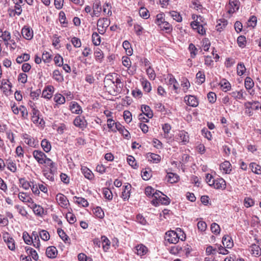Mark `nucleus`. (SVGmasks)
<instances>
[{"label":"nucleus","instance_id":"nucleus-16","mask_svg":"<svg viewBox=\"0 0 261 261\" xmlns=\"http://www.w3.org/2000/svg\"><path fill=\"white\" fill-rule=\"evenodd\" d=\"M146 158L149 162L153 164H158L161 161V156L160 155L152 152H148L146 154Z\"/></svg>","mask_w":261,"mask_h":261},{"label":"nucleus","instance_id":"nucleus-41","mask_svg":"<svg viewBox=\"0 0 261 261\" xmlns=\"http://www.w3.org/2000/svg\"><path fill=\"white\" fill-rule=\"evenodd\" d=\"M74 199H76L75 203L79 205H81L83 207H87L89 205V203L87 200L83 197H78L74 196Z\"/></svg>","mask_w":261,"mask_h":261},{"label":"nucleus","instance_id":"nucleus-54","mask_svg":"<svg viewBox=\"0 0 261 261\" xmlns=\"http://www.w3.org/2000/svg\"><path fill=\"white\" fill-rule=\"evenodd\" d=\"M99 34L96 32H94L92 35V42L95 45H98L100 44L101 40Z\"/></svg>","mask_w":261,"mask_h":261},{"label":"nucleus","instance_id":"nucleus-3","mask_svg":"<svg viewBox=\"0 0 261 261\" xmlns=\"http://www.w3.org/2000/svg\"><path fill=\"white\" fill-rule=\"evenodd\" d=\"M56 199L59 205L64 208H67L69 205V200L67 197L62 193H58L56 195Z\"/></svg>","mask_w":261,"mask_h":261},{"label":"nucleus","instance_id":"nucleus-58","mask_svg":"<svg viewBox=\"0 0 261 261\" xmlns=\"http://www.w3.org/2000/svg\"><path fill=\"white\" fill-rule=\"evenodd\" d=\"M188 48L190 52L191 57L192 58H195L197 54V48L193 43H190L189 44Z\"/></svg>","mask_w":261,"mask_h":261},{"label":"nucleus","instance_id":"nucleus-1","mask_svg":"<svg viewBox=\"0 0 261 261\" xmlns=\"http://www.w3.org/2000/svg\"><path fill=\"white\" fill-rule=\"evenodd\" d=\"M185 239L186 236L183 232L181 236H179V234L174 230L167 231L165 236V240L170 244H175L178 243L179 240L184 241Z\"/></svg>","mask_w":261,"mask_h":261},{"label":"nucleus","instance_id":"nucleus-64","mask_svg":"<svg viewBox=\"0 0 261 261\" xmlns=\"http://www.w3.org/2000/svg\"><path fill=\"white\" fill-rule=\"evenodd\" d=\"M257 17L255 16H251L248 20L247 25L248 27L254 28L257 24Z\"/></svg>","mask_w":261,"mask_h":261},{"label":"nucleus","instance_id":"nucleus-39","mask_svg":"<svg viewBox=\"0 0 261 261\" xmlns=\"http://www.w3.org/2000/svg\"><path fill=\"white\" fill-rule=\"evenodd\" d=\"M32 237H33L34 238H32L31 244L33 243V246L35 248H38L40 246V241L37 232L36 231H33L32 232Z\"/></svg>","mask_w":261,"mask_h":261},{"label":"nucleus","instance_id":"nucleus-51","mask_svg":"<svg viewBox=\"0 0 261 261\" xmlns=\"http://www.w3.org/2000/svg\"><path fill=\"white\" fill-rule=\"evenodd\" d=\"M237 74L239 76L243 75L246 71V67L243 63L240 62L238 63L237 66Z\"/></svg>","mask_w":261,"mask_h":261},{"label":"nucleus","instance_id":"nucleus-53","mask_svg":"<svg viewBox=\"0 0 261 261\" xmlns=\"http://www.w3.org/2000/svg\"><path fill=\"white\" fill-rule=\"evenodd\" d=\"M53 77L58 82H61L63 81V77L59 70H55L53 71Z\"/></svg>","mask_w":261,"mask_h":261},{"label":"nucleus","instance_id":"nucleus-9","mask_svg":"<svg viewBox=\"0 0 261 261\" xmlns=\"http://www.w3.org/2000/svg\"><path fill=\"white\" fill-rule=\"evenodd\" d=\"M151 203L155 206H158L160 204L168 205L170 203L169 198L166 195L161 196L158 199H152Z\"/></svg>","mask_w":261,"mask_h":261},{"label":"nucleus","instance_id":"nucleus-35","mask_svg":"<svg viewBox=\"0 0 261 261\" xmlns=\"http://www.w3.org/2000/svg\"><path fill=\"white\" fill-rule=\"evenodd\" d=\"M178 136L179 137V140L181 142H182L184 144H186L189 141V135L188 133L186 132L184 130L180 131Z\"/></svg>","mask_w":261,"mask_h":261},{"label":"nucleus","instance_id":"nucleus-5","mask_svg":"<svg viewBox=\"0 0 261 261\" xmlns=\"http://www.w3.org/2000/svg\"><path fill=\"white\" fill-rule=\"evenodd\" d=\"M212 187L218 190H225L226 187V181L222 178H217L213 180Z\"/></svg>","mask_w":261,"mask_h":261},{"label":"nucleus","instance_id":"nucleus-62","mask_svg":"<svg viewBox=\"0 0 261 261\" xmlns=\"http://www.w3.org/2000/svg\"><path fill=\"white\" fill-rule=\"evenodd\" d=\"M108 122V127L111 129V131L113 132H116V123L117 122H115L112 119H108L107 120Z\"/></svg>","mask_w":261,"mask_h":261},{"label":"nucleus","instance_id":"nucleus-45","mask_svg":"<svg viewBox=\"0 0 261 261\" xmlns=\"http://www.w3.org/2000/svg\"><path fill=\"white\" fill-rule=\"evenodd\" d=\"M93 212L95 216L99 218L102 219L103 218L105 214L102 208L99 206H97L93 210Z\"/></svg>","mask_w":261,"mask_h":261},{"label":"nucleus","instance_id":"nucleus-25","mask_svg":"<svg viewBox=\"0 0 261 261\" xmlns=\"http://www.w3.org/2000/svg\"><path fill=\"white\" fill-rule=\"evenodd\" d=\"M56 171V169H46L43 170V174L47 179H48L50 181H54L55 180L54 173Z\"/></svg>","mask_w":261,"mask_h":261},{"label":"nucleus","instance_id":"nucleus-46","mask_svg":"<svg viewBox=\"0 0 261 261\" xmlns=\"http://www.w3.org/2000/svg\"><path fill=\"white\" fill-rule=\"evenodd\" d=\"M30 56L28 54H23L22 55L18 56L16 59V61L18 64H21L24 61H27L30 59Z\"/></svg>","mask_w":261,"mask_h":261},{"label":"nucleus","instance_id":"nucleus-55","mask_svg":"<svg viewBox=\"0 0 261 261\" xmlns=\"http://www.w3.org/2000/svg\"><path fill=\"white\" fill-rule=\"evenodd\" d=\"M57 232H58V233L59 236H60V237L62 239V240L65 243L68 242V241L70 239H69V237H68V236L66 235V234L65 233V232H64V231L63 230H62L61 228H59V229H58Z\"/></svg>","mask_w":261,"mask_h":261},{"label":"nucleus","instance_id":"nucleus-15","mask_svg":"<svg viewBox=\"0 0 261 261\" xmlns=\"http://www.w3.org/2000/svg\"><path fill=\"white\" fill-rule=\"evenodd\" d=\"M116 130L119 132L122 135L124 138L129 139L130 138V135L129 132L120 123H116Z\"/></svg>","mask_w":261,"mask_h":261},{"label":"nucleus","instance_id":"nucleus-28","mask_svg":"<svg viewBox=\"0 0 261 261\" xmlns=\"http://www.w3.org/2000/svg\"><path fill=\"white\" fill-rule=\"evenodd\" d=\"M70 110L73 113L80 114L82 113L81 107L76 102H73L70 106Z\"/></svg>","mask_w":261,"mask_h":261},{"label":"nucleus","instance_id":"nucleus-34","mask_svg":"<svg viewBox=\"0 0 261 261\" xmlns=\"http://www.w3.org/2000/svg\"><path fill=\"white\" fill-rule=\"evenodd\" d=\"M41 146L43 150L46 152H48L51 150V146L50 143L46 139H44L42 140Z\"/></svg>","mask_w":261,"mask_h":261},{"label":"nucleus","instance_id":"nucleus-33","mask_svg":"<svg viewBox=\"0 0 261 261\" xmlns=\"http://www.w3.org/2000/svg\"><path fill=\"white\" fill-rule=\"evenodd\" d=\"M94 57L97 62H101L103 58V54L101 49L97 48L95 49L94 52Z\"/></svg>","mask_w":261,"mask_h":261},{"label":"nucleus","instance_id":"nucleus-30","mask_svg":"<svg viewBox=\"0 0 261 261\" xmlns=\"http://www.w3.org/2000/svg\"><path fill=\"white\" fill-rule=\"evenodd\" d=\"M101 240L103 251L105 252H107L110 249L111 242L105 236H102L101 237Z\"/></svg>","mask_w":261,"mask_h":261},{"label":"nucleus","instance_id":"nucleus-4","mask_svg":"<svg viewBox=\"0 0 261 261\" xmlns=\"http://www.w3.org/2000/svg\"><path fill=\"white\" fill-rule=\"evenodd\" d=\"M101 11V2L99 0H94L93 4V12L91 13V17L99 16Z\"/></svg>","mask_w":261,"mask_h":261},{"label":"nucleus","instance_id":"nucleus-24","mask_svg":"<svg viewBox=\"0 0 261 261\" xmlns=\"http://www.w3.org/2000/svg\"><path fill=\"white\" fill-rule=\"evenodd\" d=\"M54 87L51 86H47L42 91V96L45 98L49 99L52 97Z\"/></svg>","mask_w":261,"mask_h":261},{"label":"nucleus","instance_id":"nucleus-32","mask_svg":"<svg viewBox=\"0 0 261 261\" xmlns=\"http://www.w3.org/2000/svg\"><path fill=\"white\" fill-rule=\"evenodd\" d=\"M169 79V84L173 85V87L176 93H177V90L178 89V83L177 80L175 79L172 74H169L168 76Z\"/></svg>","mask_w":261,"mask_h":261},{"label":"nucleus","instance_id":"nucleus-38","mask_svg":"<svg viewBox=\"0 0 261 261\" xmlns=\"http://www.w3.org/2000/svg\"><path fill=\"white\" fill-rule=\"evenodd\" d=\"M161 30L166 31L167 33H170L172 31V26L168 22L165 21L159 26Z\"/></svg>","mask_w":261,"mask_h":261},{"label":"nucleus","instance_id":"nucleus-6","mask_svg":"<svg viewBox=\"0 0 261 261\" xmlns=\"http://www.w3.org/2000/svg\"><path fill=\"white\" fill-rule=\"evenodd\" d=\"M97 28L99 33L103 34L106 29L109 25V21L107 18L99 19L97 21Z\"/></svg>","mask_w":261,"mask_h":261},{"label":"nucleus","instance_id":"nucleus-50","mask_svg":"<svg viewBox=\"0 0 261 261\" xmlns=\"http://www.w3.org/2000/svg\"><path fill=\"white\" fill-rule=\"evenodd\" d=\"M124 49L127 52V55L131 56L133 54V49L131 48V45L127 40H125L122 43Z\"/></svg>","mask_w":261,"mask_h":261},{"label":"nucleus","instance_id":"nucleus-8","mask_svg":"<svg viewBox=\"0 0 261 261\" xmlns=\"http://www.w3.org/2000/svg\"><path fill=\"white\" fill-rule=\"evenodd\" d=\"M33 156L38 164L43 165V162L47 155L42 151L35 150L33 152Z\"/></svg>","mask_w":261,"mask_h":261},{"label":"nucleus","instance_id":"nucleus-19","mask_svg":"<svg viewBox=\"0 0 261 261\" xmlns=\"http://www.w3.org/2000/svg\"><path fill=\"white\" fill-rule=\"evenodd\" d=\"M32 116L31 120L34 122V123H39L41 124V121H43V119H41L40 120L39 118V114L40 112L37 109V108H33V110H32Z\"/></svg>","mask_w":261,"mask_h":261},{"label":"nucleus","instance_id":"nucleus-63","mask_svg":"<svg viewBox=\"0 0 261 261\" xmlns=\"http://www.w3.org/2000/svg\"><path fill=\"white\" fill-rule=\"evenodd\" d=\"M211 229L213 233L215 234H218L220 232V226L216 223H213L211 226Z\"/></svg>","mask_w":261,"mask_h":261},{"label":"nucleus","instance_id":"nucleus-59","mask_svg":"<svg viewBox=\"0 0 261 261\" xmlns=\"http://www.w3.org/2000/svg\"><path fill=\"white\" fill-rule=\"evenodd\" d=\"M19 181L21 187L25 190H28L31 187V182H29L23 178H20Z\"/></svg>","mask_w":261,"mask_h":261},{"label":"nucleus","instance_id":"nucleus-14","mask_svg":"<svg viewBox=\"0 0 261 261\" xmlns=\"http://www.w3.org/2000/svg\"><path fill=\"white\" fill-rule=\"evenodd\" d=\"M229 9L227 12L229 14H232L239 10L240 2L239 0H229Z\"/></svg>","mask_w":261,"mask_h":261},{"label":"nucleus","instance_id":"nucleus-37","mask_svg":"<svg viewBox=\"0 0 261 261\" xmlns=\"http://www.w3.org/2000/svg\"><path fill=\"white\" fill-rule=\"evenodd\" d=\"M219 84L221 86L222 90L224 92H227L231 89L230 84L225 79L222 80Z\"/></svg>","mask_w":261,"mask_h":261},{"label":"nucleus","instance_id":"nucleus-13","mask_svg":"<svg viewBox=\"0 0 261 261\" xmlns=\"http://www.w3.org/2000/svg\"><path fill=\"white\" fill-rule=\"evenodd\" d=\"M74 125L81 128H84L87 126V122L84 117L78 116L73 121Z\"/></svg>","mask_w":261,"mask_h":261},{"label":"nucleus","instance_id":"nucleus-44","mask_svg":"<svg viewBox=\"0 0 261 261\" xmlns=\"http://www.w3.org/2000/svg\"><path fill=\"white\" fill-rule=\"evenodd\" d=\"M166 178L168 182L175 183L178 181V176L177 174L173 173H167Z\"/></svg>","mask_w":261,"mask_h":261},{"label":"nucleus","instance_id":"nucleus-31","mask_svg":"<svg viewBox=\"0 0 261 261\" xmlns=\"http://www.w3.org/2000/svg\"><path fill=\"white\" fill-rule=\"evenodd\" d=\"M25 249L28 256L32 257L35 260H38L39 257L36 250L30 247H26Z\"/></svg>","mask_w":261,"mask_h":261},{"label":"nucleus","instance_id":"nucleus-40","mask_svg":"<svg viewBox=\"0 0 261 261\" xmlns=\"http://www.w3.org/2000/svg\"><path fill=\"white\" fill-rule=\"evenodd\" d=\"M181 86L184 93H187L189 88L190 87V83L187 78H183L181 82Z\"/></svg>","mask_w":261,"mask_h":261},{"label":"nucleus","instance_id":"nucleus-36","mask_svg":"<svg viewBox=\"0 0 261 261\" xmlns=\"http://www.w3.org/2000/svg\"><path fill=\"white\" fill-rule=\"evenodd\" d=\"M82 173L85 177L88 179H92L93 178V174L92 171L86 167H82L81 168Z\"/></svg>","mask_w":261,"mask_h":261},{"label":"nucleus","instance_id":"nucleus-11","mask_svg":"<svg viewBox=\"0 0 261 261\" xmlns=\"http://www.w3.org/2000/svg\"><path fill=\"white\" fill-rule=\"evenodd\" d=\"M21 34L24 38L27 40H31L33 37V31L29 27L24 26L21 30Z\"/></svg>","mask_w":261,"mask_h":261},{"label":"nucleus","instance_id":"nucleus-10","mask_svg":"<svg viewBox=\"0 0 261 261\" xmlns=\"http://www.w3.org/2000/svg\"><path fill=\"white\" fill-rule=\"evenodd\" d=\"M4 241L7 244L8 247L11 250H14L15 249V244L14 240L9 236L8 233L6 232L3 235Z\"/></svg>","mask_w":261,"mask_h":261},{"label":"nucleus","instance_id":"nucleus-26","mask_svg":"<svg viewBox=\"0 0 261 261\" xmlns=\"http://www.w3.org/2000/svg\"><path fill=\"white\" fill-rule=\"evenodd\" d=\"M21 6L20 4H15L14 9H9L8 10L10 15L13 16L15 15L19 16L22 13Z\"/></svg>","mask_w":261,"mask_h":261},{"label":"nucleus","instance_id":"nucleus-18","mask_svg":"<svg viewBox=\"0 0 261 261\" xmlns=\"http://www.w3.org/2000/svg\"><path fill=\"white\" fill-rule=\"evenodd\" d=\"M29 206L33 209L35 215L42 216L44 214V209L40 205H37L33 202V204H30Z\"/></svg>","mask_w":261,"mask_h":261},{"label":"nucleus","instance_id":"nucleus-17","mask_svg":"<svg viewBox=\"0 0 261 261\" xmlns=\"http://www.w3.org/2000/svg\"><path fill=\"white\" fill-rule=\"evenodd\" d=\"M220 169L225 174H229L231 171V165L228 161H224L220 165Z\"/></svg>","mask_w":261,"mask_h":261},{"label":"nucleus","instance_id":"nucleus-22","mask_svg":"<svg viewBox=\"0 0 261 261\" xmlns=\"http://www.w3.org/2000/svg\"><path fill=\"white\" fill-rule=\"evenodd\" d=\"M135 252L138 255L143 256L147 253L148 252V249L145 245L141 244L136 246Z\"/></svg>","mask_w":261,"mask_h":261},{"label":"nucleus","instance_id":"nucleus-2","mask_svg":"<svg viewBox=\"0 0 261 261\" xmlns=\"http://www.w3.org/2000/svg\"><path fill=\"white\" fill-rule=\"evenodd\" d=\"M258 102L257 101H248L244 104L245 114L248 116H251L253 114L252 110H258L259 106L258 105Z\"/></svg>","mask_w":261,"mask_h":261},{"label":"nucleus","instance_id":"nucleus-7","mask_svg":"<svg viewBox=\"0 0 261 261\" xmlns=\"http://www.w3.org/2000/svg\"><path fill=\"white\" fill-rule=\"evenodd\" d=\"M186 103L192 107H196L198 105V101L196 96L194 95H186L184 97Z\"/></svg>","mask_w":261,"mask_h":261},{"label":"nucleus","instance_id":"nucleus-57","mask_svg":"<svg viewBox=\"0 0 261 261\" xmlns=\"http://www.w3.org/2000/svg\"><path fill=\"white\" fill-rule=\"evenodd\" d=\"M142 86L143 90L147 93L151 90V84L147 80H143L142 81Z\"/></svg>","mask_w":261,"mask_h":261},{"label":"nucleus","instance_id":"nucleus-23","mask_svg":"<svg viewBox=\"0 0 261 261\" xmlns=\"http://www.w3.org/2000/svg\"><path fill=\"white\" fill-rule=\"evenodd\" d=\"M222 242L223 245L227 248H231L233 246L232 240L228 235L224 236Z\"/></svg>","mask_w":261,"mask_h":261},{"label":"nucleus","instance_id":"nucleus-56","mask_svg":"<svg viewBox=\"0 0 261 261\" xmlns=\"http://www.w3.org/2000/svg\"><path fill=\"white\" fill-rule=\"evenodd\" d=\"M54 101L59 105H62L65 103V97L60 94H57L55 95L54 98Z\"/></svg>","mask_w":261,"mask_h":261},{"label":"nucleus","instance_id":"nucleus-21","mask_svg":"<svg viewBox=\"0 0 261 261\" xmlns=\"http://www.w3.org/2000/svg\"><path fill=\"white\" fill-rule=\"evenodd\" d=\"M19 200L24 203L33 204V200L27 193L21 192L18 194Z\"/></svg>","mask_w":261,"mask_h":261},{"label":"nucleus","instance_id":"nucleus-48","mask_svg":"<svg viewBox=\"0 0 261 261\" xmlns=\"http://www.w3.org/2000/svg\"><path fill=\"white\" fill-rule=\"evenodd\" d=\"M7 168L12 172H15L17 170L16 164L11 160H8L6 162Z\"/></svg>","mask_w":261,"mask_h":261},{"label":"nucleus","instance_id":"nucleus-12","mask_svg":"<svg viewBox=\"0 0 261 261\" xmlns=\"http://www.w3.org/2000/svg\"><path fill=\"white\" fill-rule=\"evenodd\" d=\"M123 189L121 197L124 201L128 200L130 197L132 186L129 184H127L126 185L123 186Z\"/></svg>","mask_w":261,"mask_h":261},{"label":"nucleus","instance_id":"nucleus-61","mask_svg":"<svg viewBox=\"0 0 261 261\" xmlns=\"http://www.w3.org/2000/svg\"><path fill=\"white\" fill-rule=\"evenodd\" d=\"M237 43L239 47L244 48L246 43V37L244 36H240L237 39Z\"/></svg>","mask_w":261,"mask_h":261},{"label":"nucleus","instance_id":"nucleus-47","mask_svg":"<svg viewBox=\"0 0 261 261\" xmlns=\"http://www.w3.org/2000/svg\"><path fill=\"white\" fill-rule=\"evenodd\" d=\"M231 96L233 97L235 99H242L244 98V92L242 90L239 91H233L231 92L230 94Z\"/></svg>","mask_w":261,"mask_h":261},{"label":"nucleus","instance_id":"nucleus-52","mask_svg":"<svg viewBox=\"0 0 261 261\" xmlns=\"http://www.w3.org/2000/svg\"><path fill=\"white\" fill-rule=\"evenodd\" d=\"M250 167L253 172L257 174H261V166L257 165L254 163L250 164Z\"/></svg>","mask_w":261,"mask_h":261},{"label":"nucleus","instance_id":"nucleus-27","mask_svg":"<svg viewBox=\"0 0 261 261\" xmlns=\"http://www.w3.org/2000/svg\"><path fill=\"white\" fill-rule=\"evenodd\" d=\"M141 109L142 112V114H144L148 118H151L153 117V112L148 106L142 105Z\"/></svg>","mask_w":261,"mask_h":261},{"label":"nucleus","instance_id":"nucleus-49","mask_svg":"<svg viewBox=\"0 0 261 261\" xmlns=\"http://www.w3.org/2000/svg\"><path fill=\"white\" fill-rule=\"evenodd\" d=\"M196 77L197 79V82L198 84H202L205 82V76L204 71H199L197 73Z\"/></svg>","mask_w":261,"mask_h":261},{"label":"nucleus","instance_id":"nucleus-43","mask_svg":"<svg viewBox=\"0 0 261 261\" xmlns=\"http://www.w3.org/2000/svg\"><path fill=\"white\" fill-rule=\"evenodd\" d=\"M252 254L254 256H259L261 254V249L257 245L253 244L250 246Z\"/></svg>","mask_w":261,"mask_h":261},{"label":"nucleus","instance_id":"nucleus-20","mask_svg":"<svg viewBox=\"0 0 261 261\" xmlns=\"http://www.w3.org/2000/svg\"><path fill=\"white\" fill-rule=\"evenodd\" d=\"M46 256L50 258H55L58 254V250L55 246H49L46 250Z\"/></svg>","mask_w":261,"mask_h":261},{"label":"nucleus","instance_id":"nucleus-60","mask_svg":"<svg viewBox=\"0 0 261 261\" xmlns=\"http://www.w3.org/2000/svg\"><path fill=\"white\" fill-rule=\"evenodd\" d=\"M127 161L128 164L131 166L133 168L136 169L138 167V165H137L134 156L132 155H129L127 157Z\"/></svg>","mask_w":261,"mask_h":261},{"label":"nucleus","instance_id":"nucleus-42","mask_svg":"<svg viewBox=\"0 0 261 261\" xmlns=\"http://www.w3.org/2000/svg\"><path fill=\"white\" fill-rule=\"evenodd\" d=\"M43 164H44L46 165V166L48 167V169H57L55 163H54L50 159L47 158V156L45 159H44V160L43 162Z\"/></svg>","mask_w":261,"mask_h":261},{"label":"nucleus","instance_id":"nucleus-29","mask_svg":"<svg viewBox=\"0 0 261 261\" xmlns=\"http://www.w3.org/2000/svg\"><path fill=\"white\" fill-rule=\"evenodd\" d=\"M192 28L194 30H196L197 32L202 35H203L205 34V30L204 29L203 27L198 22H192L191 24Z\"/></svg>","mask_w":261,"mask_h":261}]
</instances>
